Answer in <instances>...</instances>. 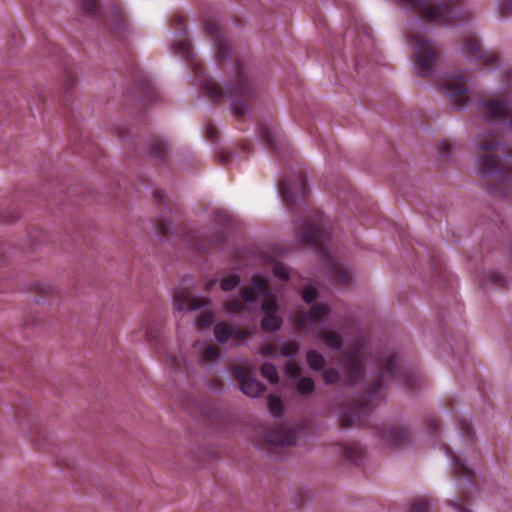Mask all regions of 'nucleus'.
<instances>
[{
  "label": "nucleus",
  "instance_id": "nucleus-41",
  "mask_svg": "<svg viewBox=\"0 0 512 512\" xmlns=\"http://www.w3.org/2000/svg\"><path fill=\"white\" fill-rule=\"evenodd\" d=\"M273 274L283 281H287L289 279V271L287 266L280 262L274 264Z\"/></svg>",
  "mask_w": 512,
  "mask_h": 512
},
{
  "label": "nucleus",
  "instance_id": "nucleus-44",
  "mask_svg": "<svg viewBox=\"0 0 512 512\" xmlns=\"http://www.w3.org/2000/svg\"><path fill=\"white\" fill-rule=\"evenodd\" d=\"M220 354L219 349L215 345H208L203 352V358L206 361H213L218 358Z\"/></svg>",
  "mask_w": 512,
  "mask_h": 512
},
{
  "label": "nucleus",
  "instance_id": "nucleus-27",
  "mask_svg": "<svg viewBox=\"0 0 512 512\" xmlns=\"http://www.w3.org/2000/svg\"><path fill=\"white\" fill-rule=\"evenodd\" d=\"M140 94L147 102H154L157 97L156 88L146 79L140 84Z\"/></svg>",
  "mask_w": 512,
  "mask_h": 512
},
{
  "label": "nucleus",
  "instance_id": "nucleus-19",
  "mask_svg": "<svg viewBox=\"0 0 512 512\" xmlns=\"http://www.w3.org/2000/svg\"><path fill=\"white\" fill-rule=\"evenodd\" d=\"M214 334L216 339L221 343L227 342L230 338L237 342H243L249 336V332L247 330L235 329L225 322L217 323L214 326Z\"/></svg>",
  "mask_w": 512,
  "mask_h": 512
},
{
  "label": "nucleus",
  "instance_id": "nucleus-25",
  "mask_svg": "<svg viewBox=\"0 0 512 512\" xmlns=\"http://www.w3.org/2000/svg\"><path fill=\"white\" fill-rule=\"evenodd\" d=\"M261 375L266 378L271 384H276L279 381L277 368L274 364L266 362L261 368Z\"/></svg>",
  "mask_w": 512,
  "mask_h": 512
},
{
  "label": "nucleus",
  "instance_id": "nucleus-53",
  "mask_svg": "<svg viewBox=\"0 0 512 512\" xmlns=\"http://www.w3.org/2000/svg\"><path fill=\"white\" fill-rule=\"evenodd\" d=\"M181 361L182 359L179 358V357H176V356H172L171 357V368L178 371V370H181Z\"/></svg>",
  "mask_w": 512,
  "mask_h": 512
},
{
  "label": "nucleus",
  "instance_id": "nucleus-33",
  "mask_svg": "<svg viewBox=\"0 0 512 512\" xmlns=\"http://www.w3.org/2000/svg\"><path fill=\"white\" fill-rule=\"evenodd\" d=\"M322 377L327 385L336 384L341 380L340 372L335 368H328L322 372Z\"/></svg>",
  "mask_w": 512,
  "mask_h": 512
},
{
  "label": "nucleus",
  "instance_id": "nucleus-8",
  "mask_svg": "<svg viewBox=\"0 0 512 512\" xmlns=\"http://www.w3.org/2000/svg\"><path fill=\"white\" fill-rule=\"evenodd\" d=\"M216 220L221 223V229L218 230L210 238H202L198 232L191 231L184 235L185 240L191 244V246L199 252H210L213 248L224 243L226 239V223L229 221L227 213L218 212L216 214Z\"/></svg>",
  "mask_w": 512,
  "mask_h": 512
},
{
  "label": "nucleus",
  "instance_id": "nucleus-40",
  "mask_svg": "<svg viewBox=\"0 0 512 512\" xmlns=\"http://www.w3.org/2000/svg\"><path fill=\"white\" fill-rule=\"evenodd\" d=\"M82 10L87 15H96L99 9L97 0H82L81 3Z\"/></svg>",
  "mask_w": 512,
  "mask_h": 512
},
{
  "label": "nucleus",
  "instance_id": "nucleus-54",
  "mask_svg": "<svg viewBox=\"0 0 512 512\" xmlns=\"http://www.w3.org/2000/svg\"><path fill=\"white\" fill-rule=\"evenodd\" d=\"M451 149V145L447 141H443L439 144V151L442 155H447Z\"/></svg>",
  "mask_w": 512,
  "mask_h": 512
},
{
  "label": "nucleus",
  "instance_id": "nucleus-52",
  "mask_svg": "<svg viewBox=\"0 0 512 512\" xmlns=\"http://www.w3.org/2000/svg\"><path fill=\"white\" fill-rule=\"evenodd\" d=\"M183 23H184V16L181 14H177V15L173 16V18L171 20V24L176 30H184Z\"/></svg>",
  "mask_w": 512,
  "mask_h": 512
},
{
  "label": "nucleus",
  "instance_id": "nucleus-3",
  "mask_svg": "<svg viewBox=\"0 0 512 512\" xmlns=\"http://www.w3.org/2000/svg\"><path fill=\"white\" fill-rule=\"evenodd\" d=\"M377 367L378 374L363 398L353 403L349 412L341 417L343 428L362 424V418L372 411L382 387L388 382L396 381L407 389H413L419 381L418 373L412 368L400 366L393 353L382 352L377 358Z\"/></svg>",
  "mask_w": 512,
  "mask_h": 512
},
{
  "label": "nucleus",
  "instance_id": "nucleus-5",
  "mask_svg": "<svg viewBox=\"0 0 512 512\" xmlns=\"http://www.w3.org/2000/svg\"><path fill=\"white\" fill-rule=\"evenodd\" d=\"M396 1L402 8L417 13L433 24L449 25L469 17V11L464 7V0H441L439 3H432L430 0Z\"/></svg>",
  "mask_w": 512,
  "mask_h": 512
},
{
  "label": "nucleus",
  "instance_id": "nucleus-22",
  "mask_svg": "<svg viewBox=\"0 0 512 512\" xmlns=\"http://www.w3.org/2000/svg\"><path fill=\"white\" fill-rule=\"evenodd\" d=\"M281 325L282 319L276 314V312L265 313V316L261 321V328L266 332H274L278 330Z\"/></svg>",
  "mask_w": 512,
  "mask_h": 512
},
{
  "label": "nucleus",
  "instance_id": "nucleus-26",
  "mask_svg": "<svg viewBox=\"0 0 512 512\" xmlns=\"http://www.w3.org/2000/svg\"><path fill=\"white\" fill-rule=\"evenodd\" d=\"M297 391L302 395H310L315 390V383L310 377H300L296 383Z\"/></svg>",
  "mask_w": 512,
  "mask_h": 512
},
{
  "label": "nucleus",
  "instance_id": "nucleus-59",
  "mask_svg": "<svg viewBox=\"0 0 512 512\" xmlns=\"http://www.w3.org/2000/svg\"><path fill=\"white\" fill-rule=\"evenodd\" d=\"M507 75H508V77H509V78H511V77H512V72H510V71H509V72L507 73Z\"/></svg>",
  "mask_w": 512,
  "mask_h": 512
},
{
  "label": "nucleus",
  "instance_id": "nucleus-50",
  "mask_svg": "<svg viewBox=\"0 0 512 512\" xmlns=\"http://www.w3.org/2000/svg\"><path fill=\"white\" fill-rule=\"evenodd\" d=\"M277 345L274 343H267L261 349V354L263 356L269 357L273 356L277 351Z\"/></svg>",
  "mask_w": 512,
  "mask_h": 512
},
{
  "label": "nucleus",
  "instance_id": "nucleus-57",
  "mask_svg": "<svg viewBox=\"0 0 512 512\" xmlns=\"http://www.w3.org/2000/svg\"><path fill=\"white\" fill-rule=\"evenodd\" d=\"M214 284H215V281L207 282L206 285H205V290H207V291L210 290L213 287Z\"/></svg>",
  "mask_w": 512,
  "mask_h": 512
},
{
  "label": "nucleus",
  "instance_id": "nucleus-11",
  "mask_svg": "<svg viewBox=\"0 0 512 512\" xmlns=\"http://www.w3.org/2000/svg\"><path fill=\"white\" fill-rule=\"evenodd\" d=\"M204 29L206 35L213 40L217 62L224 66L227 59H232V49L229 41L223 36L219 23L215 18H206L204 20Z\"/></svg>",
  "mask_w": 512,
  "mask_h": 512
},
{
  "label": "nucleus",
  "instance_id": "nucleus-42",
  "mask_svg": "<svg viewBox=\"0 0 512 512\" xmlns=\"http://www.w3.org/2000/svg\"><path fill=\"white\" fill-rule=\"evenodd\" d=\"M300 373H301V369H300V367L296 363L288 362L286 364V366H285V374L290 379L297 380L298 378H300Z\"/></svg>",
  "mask_w": 512,
  "mask_h": 512
},
{
  "label": "nucleus",
  "instance_id": "nucleus-28",
  "mask_svg": "<svg viewBox=\"0 0 512 512\" xmlns=\"http://www.w3.org/2000/svg\"><path fill=\"white\" fill-rule=\"evenodd\" d=\"M258 130L259 134L262 138V140L270 147H275V138L273 134V129L269 125H266L264 123L258 124Z\"/></svg>",
  "mask_w": 512,
  "mask_h": 512
},
{
  "label": "nucleus",
  "instance_id": "nucleus-49",
  "mask_svg": "<svg viewBox=\"0 0 512 512\" xmlns=\"http://www.w3.org/2000/svg\"><path fill=\"white\" fill-rule=\"evenodd\" d=\"M427 426L429 428L430 434L434 435L437 433L438 426H439V420L435 416H430L426 420Z\"/></svg>",
  "mask_w": 512,
  "mask_h": 512
},
{
  "label": "nucleus",
  "instance_id": "nucleus-31",
  "mask_svg": "<svg viewBox=\"0 0 512 512\" xmlns=\"http://www.w3.org/2000/svg\"><path fill=\"white\" fill-rule=\"evenodd\" d=\"M150 154L153 158L162 159L166 155V144L159 139H155L151 144Z\"/></svg>",
  "mask_w": 512,
  "mask_h": 512
},
{
  "label": "nucleus",
  "instance_id": "nucleus-30",
  "mask_svg": "<svg viewBox=\"0 0 512 512\" xmlns=\"http://www.w3.org/2000/svg\"><path fill=\"white\" fill-rule=\"evenodd\" d=\"M268 407L270 412L276 416L279 417L283 413V403L280 397L276 395H269L268 397Z\"/></svg>",
  "mask_w": 512,
  "mask_h": 512
},
{
  "label": "nucleus",
  "instance_id": "nucleus-43",
  "mask_svg": "<svg viewBox=\"0 0 512 512\" xmlns=\"http://www.w3.org/2000/svg\"><path fill=\"white\" fill-rule=\"evenodd\" d=\"M318 298V292L317 290L312 287V286H308L306 287L303 292H302V299L304 300V302H306L307 304H310L314 301H316V299Z\"/></svg>",
  "mask_w": 512,
  "mask_h": 512
},
{
  "label": "nucleus",
  "instance_id": "nucleus-39",
  "mask_svg": "<svg viewBox=\"0 0 512 512\" xmlns=\"http://www.w3.org/2000/svg\"><path fill=\"white\" fill-rule=\"evenodd\" d=\"M458 426L462 436L468 441L472 440L473 429L471 423L466 419H461Z\"/></svg>",
  "mask_w": 512,
  "mask_h": 512
},
{
  "label": "nucleus",
  "instance_id": "nucleus-35",
  "mask_svg": "<svg viewBox=\"0 0 512 512\" xmlns=\"http://www.w3.org/2000/svg\"><path fill=\"white\" fill-rule=\"evenodd\" d=\"M240 277L236 274L230 275L226 278H223L220 282V288L223 291H231L236 288L240 284Z\"/></svg>",
  "mask_w": 512,
  "mask_h": 512
},
{
  "label": "nucleus",
  "instance_id": "nucleus-24",
  "mask_svg": "<svg viewBox=\"0 0 512 512\" xmlns=\"http://www.w3.org/2000/svg\"><path fill=\"white\" fill-rule=\"evenodd\" d=\"M309 367L314 371H320L325 365L324 357L316 350H309L306 355Z\"/></svg>",
  "mask_w": 512,
  "mask_h": 512
},
{
  "label": "nucleus",
  "instance_id": "nucleus-16",
  "mask_svg": "<svg viewBox=\"0 0 512 512\" xmlns=\"http://www.w3.org/2000/svg\"><path fill=\"white\" fill-rule=\"evenodd\" d=\"M329 311V307L324 304L314 305L309 312L304 310L297 311L294 316L296 329L301 331L307 328L309 324H316L322 321L328 316Z\"/></svg>",
  "mask_w": 512,
  "mask_h": 512
},
{
  "label": "nucleus",
  "instance_id": "nucleus-58",
  "mask_svg": "<svg viewBox=\"0 0 512 512\" xmlns=\"http://www.w3.org/2000/svg\"><path fill=\"white\" fill-rule=\"evenodd\" d=\"M249 146H250V144H249L248 142H246V143L244 144L243 149H244L245 151H248V150H249Z\"/></svg>",
  "mask_w": 512,
  "mask_h": 512
},
{
  "label": "nucleus",
  "instance_id": "nucleus-37",
  "mask_svg": "<svg viewBox=\"0 0 512 512\" xmlns=\"http://www.w3.org/2000/svg\"><path fill=\"white\" fill-rule=\"evenodd\" d=\"M299 351V344L295 341H288L281 345L280 347V354L282 356H293L297 354Z\"/></svg>",
  "mask_w": 512,
  "mask_h": 512
},
{
  "label": "nucleus",
  "instance_id": "nucleus-6",
  "mask_svg": "<svg viewBox=\"0 0 512 512\" xmlns=\"http://www.w3.org/2000/svg\"><path fill=\"white\" fill-rule=\"evenodd\" d=\"M407 39L413 49L416 73L421 77L430 76L439 54L437 46L420 33L409 34Z\"/></svg>",
  "mask_w": 512,
  "mask_h": 512
},
{
  "label": "nucleus",
  "instance_id": "nucleus-20",
  "mask_svg": "<svg viewBox=\"0 0 512 512\" xmlns=\"http://www.w3.org/2000/svg\"><path fill=\"white\" fill-rule=\"evenodd\" d=\"M340 450L344 458L355 465L360 464L364 456V449L358 442L342 443Z\"/></svg>",
  "mask_w": 512,
  "mask_h": 512
},
{
  "label": "nucleus",
  "instance_id": "nucleus-1",
  "mask_svg": "<svg viewBox=\"0 0 512 512\" xmlns=\"http://www.w3.org/2000/svg\"><path fill=\"white\" fill-rule=\"evenodd\" d=\"M175 54L187 61L201 87V92L216 103L229 101L233 114L238 119H244L251 104L256 98V85L246 62L240 58L234 59V76L225 88L205 74L201 62L195 58L192 44L189 40H179L172 46Z\"/></svg>",
  "mask_w": 512,
  "mask_h": 512
},
{
  "label": "nucleus",
  "instance_id": "nucleus-15",
  "mask_svg": "<svg viewBox=\"0 0 512 512\" xmlns=\"http://www.w3.org/2000/svg\"><path fill=\"white\" fill-rule=\"evenodd\" d=\"M442 89L450 96L456 108H462L467 103L466 80L463 76H451L442 83Z\"/></svg>",
  "mask_w": 512,
  "mask_h": 512
},
{
  "label": "nucleus",
  "instance_id": "nucleus-9",
  "mask_svg": "<svg viewBox=\"0 0 512 512\" xmlns=\"http://www.w3.org/2000/svg\"><path fill=\"white\" fill-rule=\"evenodd\" d=\"M279 189L283 202L292 210L296 207L298 201L306 199L308 193L306 178L302 172H298L293 180L281 179Z\"/></svg>",
  "mask_w": 512,
  "mask_h": 512
},
{
  "label": "nucleus",
  "instance_id": "nucleus-4",
  "mask_svg": "<svg viewBox=\"0 0 512 512\" xmlns=\"http://www.w3.org/2000/svg\"><path fill=\"white\" fill-rule=\"evenodd\" d=\"M300 228L302 241L315 247L322 254L335 283L343 286L348 285L351 281L350 272L329 253L326 247L331 233L323 214L314 211L305 219Z\"/></svg>",
  "mask_w": 512,
  "mask_h": 512
},
{
  "label": "nucleus",
  "instance_id": "nucleus-48",
  "mask_svg": "<svg viewBox=\"0 0 512 512\" xmlns=\"http://www.w3.org/2000/svg\"><path fill=\"white\" fill-rule=\"evenodd\" d=\"M500 14L503 17H508L512 14V0H505L500 5Z\"/></svg>",
  "mask_w": 512,
  "mask_h": 512
},
{
  "label": "nucleus",
  "instance_id": "nucleus-46",
  "mask_svg": "<svg viewBox=\"0 0 512 512\" xmlns=\"http://www.w3.org/2000/svg\"><path fill=\"white\" fill-rule=\"evenodd\" d=\"M170 227H171V224L167 220H159L156 223V231L158 232V234H160L162 236L170 235Z\"/></svg>",
  "mask_w": 512,
  "mask_h": 512
},
{
  "label": "nucleus",
  "instance_id": "nucleus-38",
  "mask_svg": "<svg viewBox=\"0 0 512 512\" xmlns=\"http://www.w3.org/2000/svg\"><path fill=\"white\" fill-rule=\"evenodd\" d=\"M429 501L426 498H418L411 503L409 512H428Z\"/></svg>",
  "mask_w": 512,
  "mask_h": 512
},
{
  "label": "nucleus",
  "instance_id": "nucleus-55",
  "mask_svg": "<svg viewBox=\"0 0 512 512\" xmlns=\"http://www.w3.org/2000/svg\"><path fill=\"white\" fill-rule=\"evenodd\" d=\"M218 161L221 164H225L230 159V154L227 151H220L217 155Z\"/></svg>",
  "mask_w": 512,
  "mask_h": 512
},
{
  "label": "nucleus",
  "instance_id": "nucleus-36",
  "mask_svg": "<svg viewBox=\"0 0 512 512\" xmlns=\"http://www.w3.org/2000/svg\"><path fill=\"white\" fill-rule=\"evenodd\" d=\"M239 294L244 303L256 302L259 297L258 293L251 286L241 288Z\"/></svg>",
  "mask_w": 512,
  "mask_h": 512
},
{
  "label": "nucleus",
  "instance_id": "nucleus-45",
  "mask_svg": "<svg viewBox=\"0 0 512 512\" xmlns=\"http://www.w3.org/2000/svg\"><path fill=\"white\" fill-rule=\"evenodd\" d=\"M213 314L210 312H204L202 313L198 318V327L199 328H207L209 327L213 322Z\"/></svg>",
  "mask_w": 512,
  "mask_h": 512
},
{
  "label": "nucleus",
  "instance_id": "nucleus-17",
  "mask_svg": "<svg viewBox=\"0 0 512 512\" xmlns=\"http://www.w3.org/2000/svg\"><path fill=\"white\" fill-rule=\"evenodd\" d=\"M208 303L206 298L195 297L188 289L179 288L174 292L173 304L175 309L197 310Z\"/></svg>",
  "mask_w": 512,
  "mask_h": 512
},
{
  "label": "nucleus",
  "instance_id": "nucleus-34",
  "mask_svg": "<svg viewBox=\"0 0 512 512\" xmlns=\"http://www.w3.org/2000/svg\"><path fill=\"white\" fill-rule=\"evenodd\" d=\"M246 309V305L242 300L232 299L224 302V310L230 313H240Z\"/></svg>",
  "mask_w": 512,
  "mask_h": 512
},
{
  "label": "nucleus",
  "instance_id": "nucleus-32",
  "mask_svg": "<svg viewBox=\"0 0 512 512\" xmlns=\"http://www.w3.org/2000/svg\"><path fill=\"white\" fill-rule=\"evenodd\" d=\"M261 309L264 313H274L277 309L276 298L272 293H266L263 297Z\"/></svg>",
  "mask_w": 512,
  "mask_h": 512
},
{
  "label": "nucleus",
  "instance_id": "nucleus-51",
  "mask_svg": "<svg viewBox=\"0 0 512 512\" xmlns=\"http://www.w3.org/2000/svg\"><path fill=\"white\" fill-rule=\"evenodd\" d=\"M490 281L492 284L499 287H505L506 285V279L498 273H492L490 275Z\"/></svg>",
  "mask_w": 512,
  "mask_h": 512
},
{
  "label": "nucleus",
  "instance_id": "nucleus-2",
  "mask_svg": "<svg viewBox=\"0 0 512 512\" xmlns=\"http://www.w3.org/2000/svg\"><path fill=\"white\" fill-rule=\"evenodd\" d=\"M482 111L489 120L509 119L512 125V102L506 98L487 100L482 103ZM478 150L484 152L478 159L482 177L489 189L502 196L510 195L512 191V149L506 160L502 162L492 154L500 148L498 135L493 131L484 132L476 138Z\"/></svg>",
  "mask_w": 512,
  "mask_h": 512
},
{
  "label": "nucleus",
  "instance_id": "nucleus-18",
  "mask_svg": "<svg viewBox=\"0 0 512 512\" xmlns=\"http://www.w3.org/2000/svg\"><path fill=\"white\" fill-rule=\"evenodd\" d=\"M265 442L280 447H290L296 444V433L286 427H278L265 432Z\"/></svg>",
  "mask_w": 512,
  "mask_h": 512
},
{
  "label": "nucleus",
  "instance_id": "nucleus-10",
  "mask_svg": "<svg viewBox=\"0 0 512 512\" xmlns=\"http://www.w3.org/2000/svg\"><path fill=\"white\" fill-rule=\"evenodd\" d=\"M255 370L256 365L251 361L234 365L232 368V372L240 384L241 391L250 397H257L265 391L264 384L252 376Z\"/></svg>",
  "mask_w": 512,
  "mask_h": 512
},
{
  "label": "nucleus",
  "instance_id": "nucleus-23",
  "mask_svg": "<svg viewBox=\"0 0 512 512\" xmlns=\"http://www.w3.org/2000/svg\"><path fill=\"white\" fill-rule=\"evenodd\" d=\"M109 25L115 29H124L127 25V18L121 6H115L110 16Z\"/></svg>",
  "mask_w": 512,
  "mask_h": 512
},
{
  "label": "nucleus",
  "instance_id": "nucleus-13",
  "mask_svg": "<svg viewBox=\"0 0 512 512\" xmlns=\"http://www.w3.org/2000/svg\"><path fill=\"white\" fill-rule=\"evenodd\" d=\"M378 435L387 446L393 448L401 447L410 440V432L407 427L397 422L384 424L379 428Z\"/></svg>",
  "mask_w": 512,
  "mask_h": 512
},
{
  "label": "nucleus",
  "instance_id": "nucleus-56",
  "mask_svg": "<svg viewBox=\"0 0 512 512\" xmlns=\"http://www.w3.org/2000/svg\"><path fill=\"white\" fill-rule=\"evenodd\" d=\"M154 197H155V200L158 202V203H162L165 199V194L163 191L161 190H156L154 192Z\"/></svg>",
  "mask_w": 512,
  "mask_h": 512
},
{
  "label": "nucleus",
  "instance_id": "nucleus-7",
  "mask_svg": "<svg viewBox=\"0 0 512 512\" xmlns=\"http://www.w3.org/2000/svg\"><path fill=\"white\" fill-rule=\"evenodd\" d=\"M443 448L446 455L451 459L452 470L455 477L463 479L466 484V490L463 492V495L457 500L450 501L449 503L457 510V512H471L466 507V504L469 502V491L475 488L474 472L451 450L450 447L444 444Z\"/></svg>",
  "mask_w": 512,
  "mask_h": 512
},
{
  "label": "nucleus",
  "instance_id": "nucleus-12",
  "mask_svg": "<svg viewBox=\"0 0 512 512\" xmlns=\"http://www.w3.org/2000/svg\"><path fill=\"white\" fill-rule=\"evenodd\" d=\"M341 365L347 385L353 386L361 380L364 373V363L360 347H355L351 351L346 352L341 359Z\"/></svg>",
  "mask_w": 512,
  "mask_h": 512
},
{
  "label": "nucleus",
  "instance_id": "nucleus-47",
  "mask_svg": "<svg viewBox=\"0 0 512 512\" xmlns=\"http://www.w3.org/2000/svg\"><path fill=\"white\" fill-rule=\"evenodd\" d=\"M205 135L208 140L215 142L218 139V130L212 123H207L205 126Z\"/></svg>",
  "mask_w": 512,
  "mask_h": 512
},
{
  "label": "nucleus",
  "instance_id": "nucleus-29",
  "mask_svg": "<svg viewBox=\"0 0 512 512\" xmlns=\"http://www.w3.org/2000/svg\"><path fill=\"white\" fill-rule=\"evenodd\" d=\"M251 287L254 288V290L258 293V295L263 294V293H265V294L269 293L268 292V289H269L268 280L259 274H256L253 276Z\"/></svg>",
  "mask_w": 512,
  "mask_h": 512
},
{
  "label": "nucleus",
  "instance_id": "nucleus-14",
  "mask_svg": "<svg viewBox=\"0 0 512 512\" xmlns=\"http://www.w3.org/2000/svg\"><path fill=\"white\" fill-rule=\"evenodd\" d=\"M463 51L486 66H492L498 62V55L494 52H484L479 39L474 34H469L464 38Z\"/></svg>",
  "mask_w": 512,
  "mask_h": 512
},
{
  "label": "nucleus",
  "instance_id": "nucleus-21",
  "mask_svg": "<svg viewBox=\"0 0 512 512\" xmlns=\"http://www.w3.org/2000/svg\"><path fill=\"white\" fill-rule=\"evenodd\" d=\"M316 336L323 340L325 344L332 349H340L342 346V337L335 331L321 328L317 330Z\"/></svg>",
  "mask_w": 512,
  "mask_h": 512
}]
</instances>
